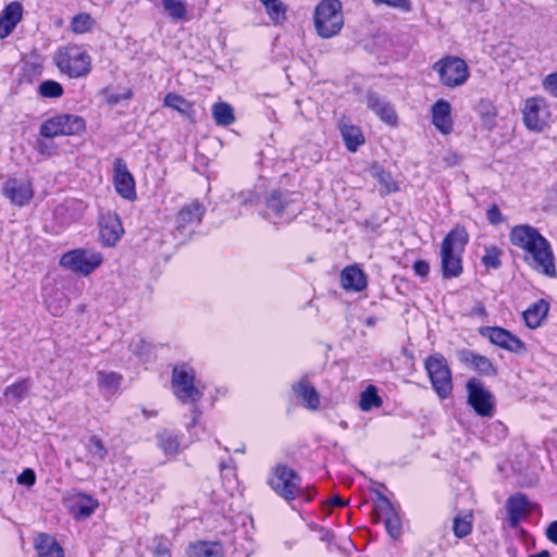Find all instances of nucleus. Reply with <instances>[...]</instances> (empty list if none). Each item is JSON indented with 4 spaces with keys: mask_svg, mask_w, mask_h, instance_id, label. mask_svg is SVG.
<instances>
[{
    "mask_svg": "<svg viewBox=\"0 0 557 557\" xmlns=\"http://www.w3.org/2000/svg\"><path fill=\"white\" fill-rule=\"evenodd\" d=\"M99 227L100 239L102 244L108 247L114 246L124 233L120 218L117 214L111 212L101 215Z\"/></svg>",
    "mask_w": 557,
    "mask_h": 557,
    "instance_id": "obj_15",
    "label": "nucleus"
},
{
    "mask_svg": "<svg viewBox=\"0 0 557 557\" xmlns=\"http://www.w3.org/2000/svg\"><path fill=\"white\" fill-rule=\"evenodd\" d=\"M195 372L186 366L175 367L172 374L174 394L184 403H195L201 398V391L195 386Z\"/></svg>",
    "mask_w": 557,
    "mask_h": 557,
    "instance_id": "obj_10",
    "label": "nucleus"
},
{
    "mask_svg": "<svg viewBox=\"0 0 557 557\" xmlns=\"http://www.w3.org/2000/svg\"><path fill=\"white\" fill-rule=\"evenodd\" d=\"M382 406V399L376 393V388L372 385L367 387L360 395L359 407L362 411H369L372 408Z\"/></svg>",
    "mask_w": 557,
    "mask_h": 557,
    "instance_id": "obj_36",
    "label": "nucleus"
},
{
    "mask_svg": "<svg viewBox=\"0 0 557 557\" xmlns=\"http://www.w3.org/2000/svg\"><path fill=\"white\" fill-rule=\"evenodd\" d=\"M454 534L458 539H463L469 535L472 531V515H466L463 517H456L454 519Z\"/></svg>",
    "mask_w": 557,
    "mask_h": 557,
    "instance_id": "obj_42",
    "label": "nucleus"
},
{
    "mask_svg": "<svg viewBox=\"0 0 557 557\" xmlns=\"http://www.w3.org/2000/svg\"><path fill=\"white\" fill-rule=\"evenodd\" d=\"M424 368L438 397L447 398L453 391L451 371L447 360L441 354H435L424 360Z\"/></svg>",
    "mask_w": 557,
    "mask_h": 557,
    "instance_id": "obj_5",
    "label": "nucleus"
},
{
    "mask_svg": "<svg viewBox=\"0 0 557 557\" xmlns=\"http://www.w3.org/2000/svg\"><path fill=\"white\" fill-rule=\"evenodd\" d=\"M154 557H170L171 543L164 536H157L153 539V547L151 549Z\"/></svg>",
    "mask_w": 557,
    "mask_h": 557,
    "instance_id": "obj_47",
    "label": "nucleus"
},
{
    "mask_svg": "<svg viewBox=\"0 0 557 557\" xmlns=\"http://www.w3.org/2000/svg\"><path fill=\"white\" fill-rule=\"evenodd\" d=\"M487 220L491 224L493 225H498L500 224L503 221H504V216L499 210V208L496 206V205H493L488 210H487Z\"/></svg>",
    "mask_w": 557,
    "mask_h": 557,
    "instance_id": "obj_54",
    "label": "nucleus"
},
{
    "mask_svg": "<svg viewBox=\"0 0 557 557\" xmlns=\"http://www.w3.org/2000/svg\"><path fill=\"white\" fill-rule=\"evenodd\" d=\"M367 107L372 110L383 122L395 125L397 122V115L395 110L389 102L380 98L374 92L367 95Z\"/></svg>",
    "mask_w": 557,
    "mask_h": 557,
    "instance_id": "obj_21",
    "label": "nucleus"
},
{
    "mask_svg": "<svg viewBox=\"0 0 557 557\" xmlns=\"http://www.w3.org/2000/svg\"><path fill=\"white\" fill-rule=\"evenodd\" d=\"M480 334L487 337L492 344L499 346L510 352L522 354L527 350L525 344L507 330L498 326H484Z\"/></svg>",
    "mask_w": 557,
    "mask_h": 557,
    "instance_id": "obj_12",
    "label": "nucleus"
},
{
    "mask_svg": "<svg viewBox=\"0 0 557 557\" xmlns=\"http://www.w3.org/2000/svg\"><path fill=\"white\" fill-rule=\"evenodd\" d=\"M523 123L533 132H542L546 126V102L541 97H533L525 100L522 109Z\"/></svg>",
    "mask_w": 557,
    "mask_h": 557,
    "instance_id": "obj_13",
    "label": "nucleus"
},
{
    "mask_svg": "<svg viewBox=\"0 0 557 557\" xmlns=\"http://www.w3.org/2000/svg\"><path fill=\"white\" fill-rule=\"evenodd\" d=\"M482 263L486 268L498 269L500 262V250L496 246L485 248V253L482 257Z\"/></svg>",
    "mask_w": 557,
    "mask_h": 557,
    "instance_id": "obj_46",
    "label": "nucleus"
},
{
    "mask_svg": "<svg viewBox=\"0 0 557 557\" xmlns=\"http://www.w3.org/2000/svg\"><path fill=\"white\" fill-rule=\"evenodd\" d=\"M129 348L137 356H143L148 352V344L141 337L133 339Z\"/></svg>",
    "mask_w": 557,
    "mask_h": 557,
    "instance_id": "obj_52",
    "label": "nucleus"
},
{
    "mask_svg": "<svg viewBox=\"0 0 557 557\" xmlns=\"http://www.w3.org/2000/svg\"><path fill=\"white\" fill-rule=\"evenodd\" d=\"M85 447L88 456L94 462L103 461L108 455V450L102 441L96 435L89 437Z\"/></svg>",
    "mask_w": 557,
    "mask_h": 557,
    "instance_id": "obj_35",
    "label": "nucleus"
},
{
    "mask_svg": "<svg viewBox=\"0 0 557 557\" xmlns=\"http://www.w3.org/2000/svg\"><path fill=\"white\" fill-rule=\"evenodd\" d=\"M474 310H475V313L479 314V315H485L486 314L485 308H484V306L482 304H479L478 306H475Z\"/></svg>",
    "mask_w": 557,
    "mask_h": 557,
    "instance_id": "obj_60",
    "label": "nucleus"
},
{
    "mask_svg": "<svg viewBox=\"0 0 557 557\" xmlns=\"http://www.w3.org/2000/svg\"><path fill=\"white\" fill-rule=\"evenodd\" d=\"M468 404L480 417H492L494 412L493 395L483 383L472 377L467 382Z\"/></svg>",
    "mask_w": 557,
    "mask_h": 557,
    "instance_id": "obj_11",
    "label": "nucleus"
},
{
    "mask_svg": "<svg viewBox=\"0 0 557 557\" xmlns=\"http://www.w3.org/2000/svg\"><path fill=\"white\" fill-rule=\"evenodd\" d=\"M543 88L546 92L557 98V72L548 74L544 78Z\"/></svg>",
    "mask_w": 557,
    "mask_h": 557,
    "instance_id": "obj_51",
    "label": "nucleus"
},
{
    "mask_svg": "<svg viewBox=\"0 0 557 557\" xmlns=\"http://www.w3.org/2000/svg\"><path fill=\"white\" fill-rule=\"evenodd\" d=\"M330 504L332 506H338V507H342L345 505V502L338 496V495H335L333 496L331 499H330Z\"/></svg>",
    "mask_w": 557,
    "mask_h": 557,
    "instance_id": "obj_59",
    "label": "nucleus"
},
{
    "mask_svg": "<svg viewBox=\"0 0 557 557\" xmlns=\"http://www.w3.org/2000/svg\"><path fill=\"white\" fill-rule=\"evenodd\" d=\"M373 177L377 181L380 185V193L382 195H388L398 189L397 183L394 181L393 176L385 172L380 168H374L372 171Z\"/></svg>",
    "mask_w": 557,
    "mask_h": 557,
    "instance_id": "obj_34",
    "label": "nucleus"
},
{
    "mask_svg": "<svg viewBox=\"0 0 557 557\" xmlns=\"http://www.w3.org/2000/svg\"><path fill=\"white\" fill-rule=\"evenodd\" d=\"M212 116L220 126H228L235 121L233 108L226 102L213 104Z\"/></svg>",
    "mask_w": 557,
    "mask_h": 557,
    "instance_id": "obj_30",
    "label": "nucleus"
},
{
    "mask_svg": "<svg viewBox=\"0 0 557 557\" xmlns=\"http://www.w3.org/2000/svg\"><path fill=\"white\" fill-rule=\"evenodd\" d=\"M545 535L552 543L557 545V520L548 524Z\"/></svg>",
    "mask_w": 557,
    "mask_h": 557,
    "instance_id": "obj_56",
    "label": "nucleus"
},
{
    "mask_svg": "<svg viewBox=\"0 0 557 557\" xmlns=\"http://www.w3.org/2000/svg\"><path fill=\"white\" fill-rule=\"evenodd\" d=\"M507 512L510 527L515 528L518 525L520 520L529 511L528 498L522 494L511 496L507 500Z\"/></svg>",
    "mask_w": 557,
    "mask_h": 557,
    "instance_id": "obj_25",
    "label": "nucleus"
},
{
    "mask_svg": "<svg viewBox=\"0 0 557 557\" xmlns=\"http://www.w3.org/2000/svg\"><path fill=\"white\" fill-rule=\"evenodd\" d=\"M468 234L463 227L453 228L441 245V270L443 277H457L462 272V253L468 243Z\"/></svg>",
    "mask_w": 557,
    "mask_h": 557,
    "instance_id": "obj_2",
    "label": "nucleus"
},
{
    "mask_svg": "<svg viewBox=\"0 0 557 557\" xmlns=\"http://www.w3.org/2000/svg\"><path fill=\"white\" fill-rule=\"evenodd\" d=\"M98 507V502L86 494H77L72 498V510L77 518L91 516Z\"/></svg>",
    "mask_w": 557,
    "mask_h": 557,
    "instance_id": "obj_28",
    "label": "nucleus"
},
{
    "mask_svg": "<svg viewBox=\"0 0 557 557\" xmlns=\"http://www.w3.org/2000/svg\"><path fill=\"white\" fill-rule=\"evenodd\" d=\"M342 136L349 151H356L364 143L361 131L352 125L342 127Z\"/></svg>",
    "mask_w": 557,
    "mask_h": 557,
    "instance_id": "obj_31",
    "label": "nucleus"
},
{
    "mask_svg": "<svg viewBox=\"0 0 557 557\" xmlns=\"http://www.w3.org/2000/svg\"><path fill=\"white\" fill-rule=\"evenodd\" d=\"M67 301L64 300L62 304L53 306L50 301L47 300V308L53 315H61L64 308L66 307Z\"/></svg>",
    "mask_w": 557,
    "mask_h": 557,
    "instance_id": "obj_57",
    "label": "nucleus"
},
{
    "mask_svg": "<svg viewBox=\"0 0 557 557\" xmlns=\"http://www.w3.org/2000/svg\"><path fill=\"white\" fill-rule=\"evenodd\" d=\"M304 491V494L302 495H297V497H300L302 499H305L306 502H310L314 495H315V491L313 487H306V488H302Z\"/></svg>",
    "mask_w": 557,
    "mask_h": 557,
    "instance_id": "obj_58",
    "label": "nucleus"
},
{
    "mask_svg": "<svg viewBox=\"0 0 557 557\" xmlns=\"http://www.w3.org/2000/svg\"><path fill=\"white\" fill-rule=\"evenodd\" d=\"M461 157L451 150H447L443 153L440 160V168L442 169H448L456 166L460 163Z\"/></svg>",
    "mask_w": 557,
    "mask_h": 557,
    "instance_id": "obj_49",
    "label": "nucleus"
},
{
    "mask_svg": "<svg viewBox=\"0 0 557 557\" xmlns=\"http://www.w3.org/2000/svg\"><path fill=\"white\" fill-rule=\"evenodd\" d=\"M96 26V21L88 13H79L72 18L71 28L75 34H85Z\"/></svg>",
    "mask_w": 557,
    "mask_h": 557,
    "instance_id": "obj_37",
    "label": "nucleus"
},
{
    "mask_svg": "<svg viewBox=\"0 0 557 557\" xmlns=\"http://www.w3.org/2000/svg\"><path fill=\"white\" fill-rule=\"evenodd\" d=\"M375 4H385L401 10L403 12L411 11L410 0H372Z\"/></svg>",
    "mask_w": 557,
    "mask_h": 557,
    "instance_id": "obj_50",
    "label": "nucleus"
},
{
    "mask_svg": "<svg viewBox=\"0 0 557 557\" xmlns=\"http://www.w3.org/2000/svg\"><path fill=\"white\" fill-rule=\"evenodd\" d=\"M187 557H223L224 548L220 542L197 541L186 548Z\"/></svg>",
    "mask_w": 557,
    "mask_h": 557,
    "instance_id": "obj_23",
    "label": "nucleus"
},
{
    "mask_svg": "<svg viewBox=\"0 0 557 557\" xmlns=\"http://www.w3.org/2000/svg\"><path fill=\"white\" fill-rule=\"evenodd\" d=\"M97 381L98 386L101 389H104L106 392L113 394L119 389L121 385L122 375L116 372L100 371L98 372Z\"/></svg>",
    "mask_w": 557,
    "mask_h": 557,
    "instance_id": "obj_33",
    "label": "nucleus"
},
{
    "mask_svg": "<svg viewBox=\"0 0 557 557\" xmlns=\"http://www.w3.org/2000/svg\"><path fill=\"white\" fill-rule=\"evenodd\" d=\"M549 310V304L544 299H540L532 304L527 310L523 311V319L530 329L539 327L543 320L546 318Z\"/></svg>",
    "mask_w": 557,
    "mask_h": 557,
    "instance_id": "obj_26",
    "label": "nucleus"
},
{
    "mask_svg": "<svg viewBox=\"0 0 557 557\" xmlns=\"http://www.w3.org/2000/svg\"><path fill=\"white\" fill-rule=\"evenodd\" d=\"M36 481L35 472L32 469H25L18 476L17 483L21 485H26L28 487L33 486Z\"/></svg>",
    "mask_w": 557,
    "mask_h": 557,
    "instance_id": "obj_53",
    "label": "nucleus"
},
{
    "mask_svg": "<svg viewBox=\"0 0 557 557\" xmlns=\"http://www.w3.org/2000/svg\"><path fill=\"white\" fill-rule=\"evenodd\" d=\"M111 102L115 103V102H117V99L116 98H112Z\"/></svg>",
    "mask_w": 557,
    "mask_h": 557,
    "instance_id": "obj_63",
    "label": "nucleus"
},
{
    "mask_svg": "<svg viewBox=\"0 0 557 557\" xmlns=\"http://www.w3.org/2000/svg\"><path fill=\"white\" fill-rule=\"evenodd\" d=\"M384 523L391 537L397 539L401 534V520L398 513L385 519Z\"/></svg>",
    "mask_w": 557,
    "mask_h": 557,
    "instance_id": "obj_48",
    "label": "nucleus"
},
{
    "mask_svg": "<svg viewBox=\"0 0 557 557\" xmlns=\"http://www.w3.org/2000/svg\"><path fill=\"white\" fill-rule=\"evenodd\" d=\"M114 186L117 194L123 198H135V181L123 159H115L114 161Z\"/></svg>",
    "mask_w": 557,
    "mask_h": 557,
    "instance_id": "obj_16",
    "label": "nucleus"
},
{
    "mask_svg": "<svg viewBox=\"0 0 557 557\" xmlns=\"http://www.w3.org/2000/svg\"><path fill=\"white\" fill-rule=\"evenodd\" d=\"M529 557H550L548 550H542L537 554L530 555Z\"/></svg>",
    "mask_w": 557,
    "mask_h": 557,
    "instance_id": "obj_61",
    "label": "nucleus"
},
{
    "mask_svg": "<svg viewBox=\"0 0 557 557\" xmlns=\"http://www.w3.org/2000/svg\"><path fill=\"white\" fill-rule=\"evenodd\" d=\"M313 21L320 37L332 38L336 36L344 25L341 1L322 0L315 7Z\"/></svg>",
    "mask_w": 557,
    "mask_h": 557,
    "instance_id": "obj_3",
    "label": "nucleus"
},
{
    "mask_svg": "<svg viewBox=\"0 0 557 557\" xmlns=\"http://www.w3.org/2000/svg\"><path fill=\"white\" fill-rule=\"evenodd\" d=\"M440 81L447 87H457L465 84L469 77L467 63L457 57H446L433 65Z\"/></svg>",
    "mask_w": 557,
    "mask_h": 557,
    "instance_id": "obj_8",
    "label": "nucleus"
},
{
    "mask_svg": "<svg viewBox=\"0 0 557 557\" xmlns=\"http://www.w3.org/2000/svg\"><path fill=\"white\" fill-rule=\"evenodd\" d=\"M460 362L485 376H495L497 371L492 361L482 355L469 349H461L457 352Z\"/></svg>",
    "mask_w": 557,
    "mask_h": 557,
    "instance_id": "obj_17",
    "label": "nucleus"
},
{
    "mask_svg": "<svg viewBox=\"0 0 557 557\" xmlns=\"http://www.w3.org/2000/svg\"><path fill=\"white\" fill-rule=\"evenodd\" d=\"M342 287L361 292L367 287V276L358 265H348L341 273Z\"/></svg>",
    "mask_w": 557,
    "mask_h": 557,
    "instance_id": "obj_22",
    "label": "nucleus"
},
{
    "mask_svg": "<svg viewBox=\"0 0 557 557\" xmlns=\"http://www.w3.org/2000/svg\"><path fill=\"white\" fill-rule=\"evenodd\" d=\"M23 15V7L17 1L10 2L0 14V39L8 37Z\"/></svg>",
    "mask_w": 557,
    "mask_h": 557,
    "instance_id": "obj_18",
    "label": "nucleus"
},
{
    "mask_svg": "<svg viewBox=\"0 0 557 557\" xmlns=\"http://www.w3.org/2000/svg\"><path fill=\"white\" fill-rule=\"evenodd\" d=\"M1 193L13 206L17 207L27 205L33 198L30 183L15 177H10L3 183Z\"/></svg>",
    "mask_w": 557,
    "mask_h": 557,
    "instance_id": "obj_14",
    "label": "nucleus"
},
{
    "mask_svg": "<svg viewBox=\"0 0 557 557\" xmlns=\"http://www.w3.org/2000/svg\"><path fill=\"white\" fill-rule=\"evenodd\" d=\"M294 394L302 400L304 405L315 410L320 405V396L317 389L311 386L307 379H301L299 382L292 386Z\"/></svg>",
    "mask_w": 557,
    "mask_h": 557,
    "instance_id": "obj_24",
    "label": "nucleus"
},
{
    "mask_svg": "<svg viewBox=\"0 0 557 557\" xmlns=\"http://www.w3.org/2000/svg\"><path fill=\"white\" fill-rule=\"evenodd\" d=\"M86 128L85 120L75 114H58L46 120L39 129V134L46 138L58 136H73L82 134Z\"/></svg>",
    "mask_w": 557,
    "mask_h": 557,
    "instance_id": "obj_7",
    "label": "nucleus"
},
{
    "mask_svg": "<svg viewBox=\"0 0 557 557\" xmlns=\"http://www.w3.org/2000/svg\"><path fill=\"white\" fill-rule=\"evenodd\" d=\"M451 107L446 100H437L432 107V123L444 135L453 132Z\"/></svg>",
    "mask_w": 557,
    "mask_h": 557,
    "instance_id": "obj_19",
    "label": "nucleus"
},
{
    "mask_svg": "<svg viewBox=\"0 0 557 557\" xmlns=\"http://www.w3.org/2000/svg\"><path fill=\"white\" fill-rule=\"evenodd\" d=\"M294 193H281L273 191L267 199L268 209L272 210L275 214H282L284 211L288 210L292 205L295 202L293 196Z\"/></svg>",
    "mask_w": 557,
    "mask_h": 557,
    "instance_id": "obj_29",
    "label": "nucleus"
},
{
    "mask_svg": "<svg viewBox=\"0 0 557 557\" xmlns=\"http://www.w3.org/2000/svg\"><path fill=\"white\" fill-rule=\"evenodd\" d=\"M157 438L159 447L165 454H176L178 451L180 443L174 434L168 431H162L158 433Z\"/></svg>",
    "mask_w": 557,
    "mask_h": 557,
    "instance_id": "obj_39",
    "label": "nucleus"
},
{
    "mask_svg": "<svg viewBox=\"0 0 557 557\" xmlns=\"http://www.w3.org/2000/svg\"><path fill=\"white\" fill-rule=\"evenodd\" d=\"M267 13L274 23H278L285 16V10L281 0H260Z\"/></svg>",
    "mask_w": 557,
    "mask_h": 557,
    "instance_id": "obj_43",
    "label": "nucleus"
},
{
    "mask_svg": "<svg viewBox=\"0 0 557 557\" xmlns=\"http://www.w3.org/2000/svg\"><path fill=\"white\" fill-rule=\"evenodd\" d=\"M164 106L183 114H187L191 110V104L176 94H168L164 98Z\"/></svg>",
    "mask_w": 557,
    "mask_h": 557,
    "instance_id": "obj_40",
    "label": "nucleus"
},
{
    "mask_svg": "<svg viewBox=\"0 0 557 557\" xmlns=\"http://www.w3.org/2000/svg\"><path fill=\"white\" fill-rule=\"evenodd\" d=\"M29 387H30V383H29L28 379L18 381L12 385H9L4 389V396L18 403L25 397Z\"/></svg>",
    "mask_w": 557,
    "mask_h": 557,
    "instance_id": "obj_38",
    "label": "nucleus"
},
{
    "mask_svg": "<svg viewBox=\"0 0 557 557\" xmlns=\"http://www.w3.org/2000/svg\"><path fill=\"white\" fill-rule=\"evenodd\" d=\"M300 482V476L285 465H277L273 468L269 478V485L272 490L288 502L294 500L297 495L304 494Z\"/></svg>",
    "mask_w": 557,
    "mask_h": 557,
    "instance_id": "obj_6",
    "label": "nucleus"
},
{
    "mask_svg": "<svg viewBox=\"0 0 557 557\" xmlns=\"http://www.w3.org/2000/svg\"><path fill=\"white\" fill-rule=\"evenodd\" d=\"M37 149L40 153H44L46 150V146L42 143H39Z\"/></svg>",
    "mask_w": 557,
    "mask_h": 557,
    "instance_id": "obj_62",
    "label": "nucleus"
},
{
    "mask_svg": "<svg viewBox=\"0 0 557 557\" xmlns=\"http://www.w3.org/2000/svg\"><path fill=\"white\" fill-rule=\"evenodd\" d=\"M375 510L379 517H382L384 520L397 513L389 499L382 494H379L375 502Z\"/></svg>",
    "mask_w": 557,
    "mask_h": 557,
    "instance_id": "obj_45",
    "label": "nucleus"
},
{
    "mask_svg": "<svg viewBox=\"0 0 557 557\" xmlns=\"http://www.w3.org/2000/svg\"><path fill=\"white\" fill-rule=\"evenodd\" d=\"M101 263V253L88 249L71 250L65 252L60 259L61 267L83 275H88Z\"/></svg>",
    "mask_w": 557,
    "mask_h": 557,
    "instance_id": "obj_9",
    "label": "nucleus"
},
{
    "mask_svg": "<svg viewBox=\"0 0 557 557\" xmlns=\"http://www.w3.org/2000/svg\"><path fill=\"white\" fill-rule=\"evenodd\" d=\"M203 213L205 207L198 201L184 206L176 216L177 230L183 231L188 226L199 224Z\"/></svg>",
    "mask_w": 557,
    "mask_h": 557,
    "instance_id": "obj_20",
    "label": "nucleus"
},
{
    "mask_svg": "<svg viewBox=\"0 0 557 557\" xmlns=\"http://www.w3.org/2000/svg\"><path fill=\"white\" fill-rule=\"evenodd\" d=\"M164 10L173 20H182L186 16V5L181 0H162Z\"/></svg>",
    "mask_w": 557,
    "mask_h": 557,
    "instance_id": "obj_44",
    "label": "nucleus"
},
{
    "mask_svg": "<svg viewBox=\"0 0 557 557\" xmlns=\"http://www.w3.org/2000/svg\"><path fill=\"white\" fill-rule=\"evenodd\" d=\"M57 67L71 78H79L91 70L90 55L77 46L60 48L54 55Z\"/></svg>",
    "mask_w": 557,
    "mask_h": 557,
    "instance_id": "obj_4",
    "label": "nucleus"
},
{
    "mask_svg": "<svg viewBox=\"0 0 557 557\" xmlns=\"http://www.w3.org/2000/svg\"><path fill=\"white\" fill-rule=\"evenodd\" d=\"M478 110L481 116L482 126L487 131L494 129L496 127L497 116V110L494 104L490 101L482 100L479 103Z\"/></svg>",
    "mask_w": 557,
    "mask_h": 557,
    "instance_id": "obj_32",
    "label": "nucleus"
},
{
    "mask_svg": "<svg viewBox=\"0 0 557 557\" xmlns=\"http://www.w3.org/2000/svg\"><path fill=\"white\" fill-rule=\"evenodd\" d=\"M413 271L417 275L424 277L430 271L429 263L424 260H418L413 264Z\"/></svg>",
    "mask_w": 557,
    "mask_h": 557,
    "instance_id": "obj_55",
    "label": "nucleus"
},
{
    "mask_svg": "<svg viewBox=\"0 0 557 557\" xmlns=\"http://www.w3.org/2000/svg\"><path fill=\"white\" fill-rule=\"evenodd\" d=\"M509 239L513 246L523 250V259L531 269L548 277L557 276L550 243L535 227L529 224L516 225L510 230Z\"/></svg>",
    "mask_w": 557,
    "mask_h": 557,
    "instance_id": "obj_1",
    "label": "nucleus"
},
{
    "mask_svg": "<svg viewBox=\"0 0 557 557\" xmlns=\"http://www.w3.org/2000/svg\"><path fill=\"white\" fill-rule=\"evenodd\" d=\"M38 92L44 98H60L64 91L60 83L48 79L40 83Z\"/></svg>",
    "mask_w": 557,
    "mask_h": 557,
    "instance_id": "obj_41",
    "label": "nucleus"
},
{
    "mask_svg": "<svg viewBox=\"0 0 557 557\" xmlns=\"http://www.w3.org/2000/svg\"><path fill=\"white\" fill-rule=\"evenodd\" d=\"M35 548L39 557H64L63 549L50 535L41 533L35 540Z\"/></svg>",
    "mask_w": 557,
    "mask_h": 557,
    "instance_id": "obj_27",
    "label": "nucleus"
}]
</instances>
